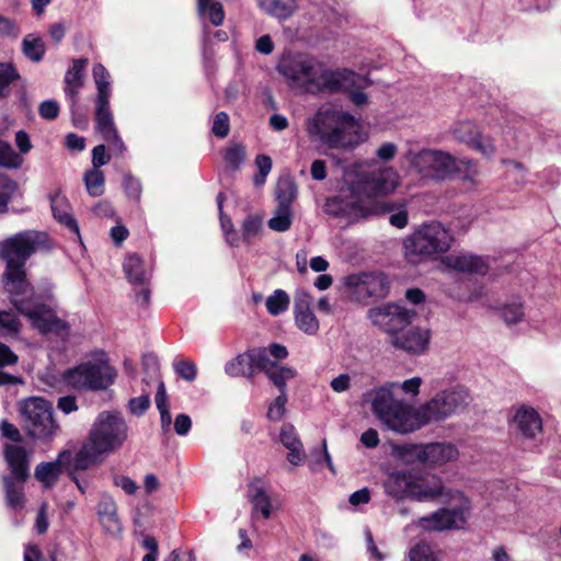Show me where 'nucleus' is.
Listing matches in <instances>:
<instances>
[{
    "mask_svg": "<svg viewBox=\"0 0 561 561\" xmlns=\"http://www.w3.org/2000/svg\"><path fill=\"white\" fill-rule=\"evenodd\" d=\"M298 190L290 180H282L276 187L277 205L291 208V203L296 199Z\"/></svg>",
    "mask_w": 561,
    "mask_h": 561,
    "instance_id": "obj_43",
    "label": "nucleus"
},
{
    "mask_svg": "<svg viewBox=\"0 0 561 561\" xmlns=\"http://www.w3.org/2000/svg\"><path fill=\"white\" fill-rule=\"evenodd\" d=\"M445 262L449 268L462 273L485 275L489 271L488 261L482 256L471 253L448 255Z\"/></svg>",
    "mask_w": 561,
    "mask_h": 561,
    "instance_id": "obj_22",
    "label": "nucleus"
},
{
    "mask_svg": "<svg viewBox=\"0 0 561 561\" xmlns=\"http://www.w3.org/2000/svg\"><path fill=\"white\" fill-rule=\"evenodd\" d=\"M334 73H339L335 87L333 89L328 88L325 93L333 94L339 92H345L348 100L356 107H364L368 104L369 98L364 92L365 89L369 88L373 82L366 77L358 75L352 70L345 68L334 69Z\"/></svg>",
    "mask_w": 561,
    "mask_h": 561,
    "instance_id": "obj_14",
    "label": "nucleus"
},
{
    "mask_svg": "<svg viewBox=\"0 0 561 561\" xmlns=\"http://www.w3.org/2000/svg\"><path fill=\"white\" fill-rule=\"evenodd\" d=\"M128 437V425L118 411H102L91 425L88 443L75 454V468L85 470L123 446Z\"/></svg>",
    "mask_w": 561,
    "mask_h": 561,
    "instance_id": "obj_4",
    "label": "nucleus"
},
{
    "mask_svg": "<svg viewBox=\"0 0 561 561\" xmlns=\"http://www.w3.org/2000/svg\"><path fill=\"white\" fill-rule=\"evenodd\" d=\"M394 385L386 382L367 391L365 401L370 402L374 414L391 431L408 434L415 431L416 409L398 398Z\"/></svg>",
    "mask_w": 561,
    "mask_h": 561,
    "instance_id": "obj_8",
    "label": "nucleus"
},
{
    "mask_svg": "<svg viewBox=\"0 0 561 561\" xmlns=\"http://www.w3.org/2000/svg\"><path fill=\"white\" fill-rule=\"evenodd\" d=\"M225 373L230 377L253 378V368L248 351L237 355L225 365Z\"/></svg>",
    "mask_w": 561,
    "mask_h": 561,
    "instance_id": "obj_31",
    "label": "nucleus"
},
{
    "mask_svg": "<svg viewBox=\"0 0 561 561\" xmlns=\"http://www.w3.org/2000/svg\"><path fill=\"white\" fill-rule=\"evenodd\" d=\"M451 490L444 486L442 479L436 474H419L412 472L410 499L416 502H431L450 494Z\"/></svg>",
    "mask_w": 561,
    "mask_h": 561,
    "instance_id": "obj_16",
    "label": "nucleus"
},
{
    "mask_svg": "<svg viewBox=\"0 0 561 561\" xmlns=\"http://www.w3.org/2000/svg\"><path fill=\"white\" fill-rule=\"evenodd\" d=\"M279 437H280V443L286 448L295 447V446H298L299 444H301V442L297 437L295 427L289 423H286L282 426Z\"/></svg>",
    "mask_w": 561,
    "mask_h": 561,
    "instance_id": "obj_58",
    "label": "nucleus"
},
{
    "mask_svg": "<svg viewBox=\"0 0 561 561\" xmlns=\"http://www.w3.org/2000/svg\"><path fill=\"white\" fill-rule=\"evenodd\" d=\"M453 135L458 141L467 144L471 149L485 157H492L496 151L494 140L490 136L481 134L478 126L471 121L457 123L453 128Z\"/></svg>",
    "mask_w": 561,
    "mask_h": 561,
    "instance_id": "obj_15",
    "label": "nucleus"
},
{
    "mask_svg": "<svg viewBox=\"0 0 561 561\" xmlns=\"http://www.w3.org/2000/svg\"><path fill=\"white\" fill-rule=\"evenodd\" d=\"M422 450H425V445L407 444L400 447L399 454L407 462L425 463V454Z\"/></svg>",
    "mask_w": 561,
    "mask_h": 561,
    "instance_id": "obj_51",
    "label": "nucleus"
},
{
    "mask_svg": "<svg viewBox=\"0 0 561 561\" xmlns=\"http://www.w3.org/2000/svg\"><path fill=\"white\" fill-rule=\"evenodd\" d=\"M197 5L199 16L204 18L207 14L213 25L218 26L222 24L225 12L219 2H213V0H197Z\"/></svg>",
    "mask_w": 561,
    "mask_h": 561,
    "instance_id": "obj_35",
    "label": "nucleus"
},
{
    "mask_svg": "<svg viewBox=\"0 0 561 561\" xmlns=\"http://www.w3.org/2000/svg\"><path fill=\"white\" fill-rule=\"evenodd\" d=\"M397 186V174L392 169L362 172L356 180L332 197L327 198L324 211L348 221L367 218L377 211L375 197L391 193Z\"/></svg>",
    "mask_w": 561,
    "mask_h": 561,
    "instance_id": "obj_2",
    "label": "nucleus"
},
{
    "mask_svg": "<svg viewBox=\"0 0 561 561\" xmlns=\"http://www.w3.org/2000/svg\"><path fill=\"white\" fill-rule=\"evenodd\" d=\"M1 187L2 192H0V214L7 210L11 196L18 188V183L11 179H5L2 182Z\"/></svg>",
    "mask_w": 561,
    "mask_h": 561,
    "instance_id": "obj_57",
    "label": "nucleus"
},
{
    "mask_svg": "<svg viewBox=\"0 0 561 561\" xmlns=\"http://www.w3.org/2000/svg\"><path fill=\"white\" fill-rule=\"evenodd\" d=\"M310 138L329 148H354L364 140L360 122L352 114L339 108H320L307 122Z\"/></svg>",
    "mask_w": 561,
    "mask_h": 561,
    "instance_id": "obj_5",
    "label": "nucleus"
},
{
    "mask_svg": "<svg viewBox=\"0 0 561 561\" xmlns=\"http://www.w3.org/2000/svg\"><path fill=\"white\" fill-rule=\"evenodd\" d=\"M47 245V234L35 230H25L0 243V257L5 262L4 288L11 302L43 334L65 335L68 325L57 318L45 305L34 299L33 288L26 279L25 263L37 250Z\"/></svg>",
    "mask_w": 561,
    "mask_h": 561,
    "instance_id": "obj_1",
    "label": "nucleus"
},
{
    "mask_svg": "<svg viewBox=\"0 0 561 561\" xmlns=\"http://www.w3.org/2000/svg\"><path fill=\"white\" fill-rule=\"evenodd\" d=\"M127 407L131 414L140 416L149 409L150 398H149V396H140V397L131 398L128 401Z\"/></svg>",
    "mask_w": 561,
    "mask_h": 561,
    "instance_id": "obj_61",
    "label": "nucleus"
},
{
    "mask_svg": "<svg viewBox=\"0 0 561 561\" xmlns=\"http://www.w3.org/2000/svg\"><path fill=\"white\" fill-rule=\"evenodd\" d=\"M287 394L279 393L273 402L270 403L266 417L272 422H278L283 419L286 411Z\"/></svg>",
    "mask_w": 561,
    "mask_h": 561,
    "instance_id": "obj_53",
    "label": "nucleus"
},
{
    "mask_svg": "<svg viewBox=\"0 0 561 561\" xmlns=\"http://www.w3.org/2000/svg\"><path fill=\"white\" fill-rule=\"evenodd\" d=\"M98 515L103 529L110 535H116L122 530L117 516L116 503L112 496L104 494L98 504Z\"/></svg>",
    "mask_w": 561,
    "mask_h": 561,
    "instance_id": "obj_24",
    "label": "nucleus"
},
{
    "mask_svg": "<svg viewBox=\"0 0 561 561\" xmlns=\"http://www.w3.org/2000/svg\"><path fill=\"white\" fill-rule=\"evenodd\" d=\"M50 207L54 218L68 228L71 232L79 236V227L70 213V206L66 197L59 193L50 197Z\"/></svg>",
    "mask_w": 561,
    "mask_h": 561,
    "instance_id": "obj_28",
    "label": "nucleus"
},
{
    "mask_svg": "<svg viewBox=\"0 0 561 561\" xmlns=\"http://www.w3.org/2000/svg\"><path fill=\"white\" fill-rule=\"evenodd\" d=\"M175 373L186 381H194L197 376V367L193 362L179 360L174 364Z\"/></svg>",
    "mask_w": 561,
    "mask_h": 561,
    "instance_id": "obj_55",
    "label": "nucleus"
},
{
    "mask_svg": "<svg viewBox=\"0 0 561 561\" xmlns=\"http://www.w3.org/2000/svg\"><path fill=\"white\" fill-rule=\"evenodd\" d=\"M103 138L108 142L111 150L116 156H122L126 151V146L117 130L113 131V134L104 136Z\"/></svg>",
    "mask_w": 561,
    "mask_h": 561,
    "instance_id": "obj_63",
    "label": "nucleus"
},
{
    "mask_svg": "<svg viewBox=\"0 0 561 561\" xmlns=\"http://www.w3.org/2000/svg\"><path fill=\"white\" fill-rule=\"evenodd\" d=\"M23 158L14 151L12 146L0 139V167L9 170L21 168Z\"/></svg>",
    "mask_w": 561,
    "mask_h": 561,
    "instance_id": "obj_44",
    "label": "nucleus"
},
{
    "mask_svg": "<svg viewBox=\"0 0 561 561\" xmlns=\"http://www.w3.org/2000/svg\"><path fill=\"white\" fill-rule=\"evenodd\" d=\"M69 466L75 468V455L70 450H62L58 454L55 461L41 462L35 468V478L46 488L53 486L61 473L62 467Z\"/></svg>",
    "mask_w": 561,
    "mask_h": 561,
    "instance_id": "obj_17",
    "label": "nucleus"
},
{
    "mask_svg": "<svg viewBox=\"0 0 561 561\" xmlns=\"http://www.w3.org/2000/svg\"><path fill=\"white\" fill-rule=\"evenodd\" d=\"M8 505L13 510H21L24 505L22 486L12 477L3 478Z\"/></svg>",
    "mask_w": 561,
    "mask_h": 561,
    "instance_id": "obj_42",
    "label": "nucleus"
},
{
    "mask_svg": "<svg viewBox=\"0 0 561 561\" xmlns=\"http://www.w3.org/2000/svg\"><path fill=\"white\" fill-rule=\"evenodd\" d=\"M248 355L250 356V360L252 363L253 374L257 369L266 375L277 364L270 358L267 350L264 347L249 350Z\"/></svg>",
    "mask_w": 561,
    "mask_h": 561,
    "instance_id": "obj_41",
    "label": "nucleus"
},
{
    "mask_svg": "<svg viewBox=\"0 0 561 561\" xmlns=\"http://www.w3.org/2000/svg\"><path fill=\"white\" fill-rule=\"evenodd\" d=\"M4 456L18 482L23 483L28 477V460L25 449L18 445H8Z\"/></svg>",
    "mask_w": 561,
    "mask_h": 561,
    "instance_id": "obj_25",
    "label": "nucleus"
},
{
    "mask_svg": "<svg viewBox=\"0 0 561 561\" xmlns=\"http://www.w3.org/2000/svg\"><path fill=\"white\" fill-rule=\"evenodd\" d=\"M407 159L421 176L432 180L445 181L461 176L463 181L474 183L479 175V170L472 160L457 159L443 150H409Z\"/></svg>",
    "mask_w": 561,
    "mask_h": 561,
    "instance_id": "obj_7",
    "label": "nucleus"
},
{
    "mask_svg": "<svg viewBox=\"0 0 561 561\" xmlns=\"http://www.w3.org/2000/svg\"><path fill=\"white\" fill-rule=\"evenodd\" d=\"M88 65L87 58L72 60V66L66 71L64 78V93L73 108L78 102L80 90L84 83V70Z\"/></svg>",
    "mask_w": 561,
    "mask_h": 561,
    "instance_id": "obj_18",
    "label": "nucleus"
},
{
    "mask_svg": "<svg viewBox=\"0 0 561 561\" xmlns=\"http://www.w3.org/2000/svg\"><path fill=\"white\" fill-rule=\"evenodd\" d=\"M291 208L277 205L274 216L268 220L267 225L271 230L277 232H285L289 230V228L291 227Z\"/></svg>",
    "mask_w": 561,
    "mask_h": 561,
    "instance_id": "obj_37",
    "label": "nucleus"
},
{
    "mask_svg": "<svg viewBox=\"0 0 561 561\" xmlns=\"http://www.w3.org/2000/svg\"><path fill=\"white\" fill-rule=\"evenodd\" d=\"M295 323L300 331L314 335L319 331V321L312 311L294 312Z\"/></svg>",
    "mask_w": 561,
    "mask_h": 561,
    "instance_id": "obj_46",
    "label": "nucleus"
},
{
    "mask_svg": "<svg viewBox=\"0 0 561 561\" xmlns=\"http://www.w3.org/2000/svg\"><path fill=\"white\" fill-rule=\"evenodd\" d=\"M127 279L135 285H146L151 276V268L136 253L129 254L123 264Z\"/></svg>",
    "mask_w": 561,
    "mask_h": 561,
    "instance_id": "obj_27",
    "label": "nucleus"
},
{
    "mask_svg": "<svg viewBox=\"0 0 561 561\" xmlns=\"http://www.w3.org/2000/svg\"><path fill=\"white\" fill-rule=\"evenodd\" d=\"M501 314L506 324L512 325L524 319V308L519 299L504 304L501 308Z\"/></svg>",
    "mask_w": 561,
    "mask_h": 561,
    "instance_id": "obj_48",
    "label": "nucleus"
},
{
    "mask_svg": "<svg viewBox=\"0 0 561 561\" xmlns=\"http://www.w3.org/2000/svg\"><path fill=\"white\" fill-rule=\"evenodd\" d=\"M312 297L305 290H298L294 297V312L311 311L310 305Z\"/></svg>",
    "mask_w": 561,
    "mask_h": 561,
    "instance_id": "obj_62",
    "label": "nucleus"
},
{
    "mask_svg": "<svg viewBox=\"0 0 561 561\" xmlns=\"http://www.w3.org/2000/svg\"><path fill=\"white\" fill-rule=\"evenodd\" d=\"M115 378V368L103 359L82 363L65 374V381L69 386L85 390H104Z\"/></svg>",
    "mask_w": 561,
    "mask_h": 561,
    "instance_id": "obj_12",
    "label": "nucleus"
},
{
    "mask_svg": "<svg viewBox=\"0 0 561 561\" xmlns=\"http://www.w3.org/2000/svg\"><path fill=\"white\" fill-rule=\"evenodd\" d=\"M453 504L451 508H440L430 516L419 518L416 525L428 530L459 529L467 522V514L470 511V501L459 491H450L445 495Z\"/></svg>",
    "mask_w": 561,
    "mask_h": 561,
    "instance_id": "obj_13",
    "label": "nucleus"
},
{
    "mask_svg": "<svg viewBox=\"0 0 561 561\" xmlns=\"http://www.w3.org/2000/svg\"><path fill=\"white\" fill-rule=\"evenodd\" d=\"M505 167V179L517 187L526 183L527 169L515 160H503Z\"/></svg>",
    "mask_w": 561,
    "mask_h": 561,
    "instance_id": "obj_39",
    "label": "nucleus"
},
{
    "mask_svg": "<svg viewBox=\"0 0 561 561\" xmlns=\"http://www.w3.org/2000/svg\"><path fill=\"white\" fill-rule=\"evenodd\" d=\"M471 401L467 389L455 387L437 393L428 402L416 409L415 431L422 426L445 420L466 410Z\"/></svg>",
    "mask_w": 561,
    "mask_h": 561,
    "instance_id": "obj_11",
    "label": "nucleus"
},
{
    "mask_svg": "<svg viewBox=\"0 0 561 561\" xmlns=\"http://www.w3.org/2000/svg\"><path fill=\"white\" fill-rule=\"evenodd\" d=\"M59 104L55 100L43 101L38 106V114L42 118L51 121L59 114Z\"/></svg>",
    "mask_w": 561,
    "mask_h": 561,
    "instance_id": "obj_60",
    "label": "nucleus"
},
{
    "mask_svg": "<svg viewBox=\"0 0 561 561\" xmlns=\"http://www.w3.org/2000/svg\"><path fill=\"white\" fill-rule=\"evenodd\" d=\"M230 130L229 116L226 112H219L215 115L211 131L219 138H225Z\"/></svg>",
    "mask_w": 561,
    "mask_h": 561,
    "instance_id": "obj_56",
    "label": "nucleus"
},
{
    "mask_svg": "<svg viewBox=\"0 0 561 561\" xmlns=\"http://www.w3.org/2000/svg\"><path fill=\"white\" fill-rule=\"evenodd\" d=\"M296 374L294 368L276 364L266 376L279 389V393H286V382L295 378Z\"/></svg>",
    "mask_w": 561,
    "mask_h": 561,
    "instance_id": "obj_36",
    "label": "nucleus"
},
{
    "mask_svg": "<svg viewBox=\"0 0 561 561\" xmlns=\"http://www.w3.org/2000/svg\"><path fill=\"white\" fill-rule=\"evenodd\" d=\"M21 322L13 311L0 310V335L15 336L20 332Z\"/></svg>",
    "mask_w": 561,
    "mask_h": 561,
    "instance_id": "obj_45",
    "label": "nucleus"
},
{
    "mask_svg": "<svg viewBox=\"0 0 561 561\" xmlns=\"http://www.w3.org/2000/svg\"><path fill=\"white\" fill-rule=\"evenodd\" d=\"M19 412L23 430L33 439L48 442L59 431V425L53 417V404L42 397H30L21 400Z\"/></svg>",
    "mask_w": 561,
    "mask_h": 561,
    "instance_id": "obj_10",
    "label": "nucleus"
},
{
    "mask_svg": "<svg viewBox=\"0 0 561 561\" xmlns=\"http://www.w3.org/2000/svg\"><path fill=\"white\" fill-rule=\"evenodd\" d=\"M454 242L449 229L439 221L420 225L403 240L404 257L412 264H419L434 255L447 252Z\"/></svg>",
    "mask_w": 561,
    "mask_h": 561,
    "instance_id": "obj_9",
    "label": "nucleus"
},
{
    "mask_svg": "<svg viewBox=\"0 0 561 561\" xmlns=\"http://www.w3.org/2000/svg\"><path fill=\"white\" fill-rule=\"evenodd\" d=\"M425 465L440 466L458 457L457 448L450 443H431L425 445Z\"/></svg>",
    "mask_w": 561,
    "mask_h": 561,
    "instance_id": "obj_26",
    "label": "nucleus"
},
{
    "mask_svg": "<svg viewBox=\"0 0 561 561\" xmlns=\"http://www.w3.org/2000/svg\"><path fill=\"white\" fill-rule=\"evenodd\" d=\"M84 185L89 195L99 197L104 193L105 179L104 174L99 169H92L84 173Z\"/></svg>",
    "mask_w": 561,
    "mask_h": 561,
    "instance_id": "obj_40",
    "label": "nucleus"
},
{
    "mask_svg": "<svg viewBox=\"0 0 561 561\" xmlns=\"http://www.w3.org/2000/svg\"><path fill=\"white\" fill-rule=\"evenodd\" d=\"M254 163L257 168V173L253 175V183L256 186H261L266 182V178L272 170L273 162L270 156L261 153L255 157Z\"/></svg>",
    "mask_w": 561,
    "mask_h": 561,
    "instance_id": "obj_49",
    "label": "nucleus"
},
{
    "mask_svg": "<svg viewBox=\"0 0 561 561\" xmlns=\"http://www.w3.org/2000/svg\"><path fill=\"white\" fill-rule=\"evenodd\" d=\"M247 153L244 146L233 144L226 149L224 160L227 167L232 171H237L243 164Z\"/></svg>",
    "mask_w": 561,
    "mask_h": 561,
    "instance_id": "obj_47",
    "label": "nucleus"
},
{
    "mask_svg": "<svg viewBox=\"0 0 561 561\" xmlns=\"http://www.w3.org/2000/svg\"><path fill=\"white\" fill-rule=\"evenodd\" d=\"M350 284L357 287L359 294L367 297L382 298L389 290V283L382 273H364L359 276H352Z\"/></svg>",
    "mask_w": 561,
    "mask_h": 561,
    "instance_id": "obj_19",
    "label": "nucleus"
},
{
    "mask_svg": "<svg viewBox=\"0 0 561 561\" xmlns=\"http://www.w3.org/2000/svg\"><path fill=\"white\" fill-rule=\"evenodd\" d=\"M409 561H442L440 552L425 541L416 542L408 552Z\"/></svg>",
    "mask_w": 561,
    "mask_h": 561,
    "instance_id": "obj_34",
    "label": "nucleus"
},
{
    "mask_svg": "<svg viewBox=\"0 0 561 561\" xmlns=\"http://www.w3.org/2000/svg\"><path fill=\"white\" fill-rule=\"evenodd\" d=\"M397 387H393L394 391L399 393L400 391L405 392L408 394L416 396L420 391V387L422 383V379L420 377H413L411 379L404 380L403 382H390Z\"/></svg>",
    "mask_w": 561,
    "mask_h": 561,
    "instance_id": "obj_59",
    "label": "nucleus"
},
{
    "mask_svg": "<svg viewBox=\"0 0 561 561\" xmlns=\"http://www.w3.org/2000/svg\"><path fill=\"white\" fill-rule=\"evenodd\" d=\"M512 423L526 438H535L542 428L540 415L534 408L527 405H520L515 410Z\"/></svg>",
    "mask_w": 561,
    "mask_h": 561,
    "instance_id": "obj_21",
    "label": "nucleus"
},
{
    "mask_svg": "<svg viewBox=\"0 0 561 561\" xmlns=\"http://www.w3.org/2000/svg\"><path fill=\"white\" fill-rule=\"evenodd\" d=\"M110 161V156L106 154L104 145L95 146L92 150V165L93 169H100Z\"/></svg>",
    "mask_w": 561,
    "mask_h": 561,
    "instance_id": "obj_64",
    "label": "nucleus"
},
{
    "mask_svg": "<svg viewBox=\"0 0 561 561\" xmlns=\"http://www.w3.org/2000/svg\"><path fill=\"white\" fill-rule=\"evenodd\" d=\"M277 71L293 87H298L310 94L325 93L333 89L339 78L334 69L309 54H288L282 57Z\"/></svg>",
    "mask_w": 561,
    "mask_h": 561,
    "instance_id": "obj_6",
    "label": "nucleus"
},
{
    "mask_svg": "<svg viewBox=\"0 0 561 561\" xmlns=\"http://www.w3.org/2000/svg\"><path fill=\"white\" fill-rule=\"evenodd\" d=\"M95 124L103 137L117 130L110 107V99L95 100Z\"/></svg>",
    "mask_w": 561,
    "mask_h": 561,
    "instance_id": "obj_30",
    "label": "nucleus"
},
{
    "mask_svg": "<svg viewBox=\"0 0 561 561\" xmlns=\"http://www.w3.org/2000/svg\"><path fill=\"white\" fill-rule=\"evenodd\" d=\"M262 228V218L257 215L248 216L242 222V240L250 243L252 238L259 234Z\"/></svg>",
    "mask_w": 561,
    "mask_h": 561,
    "instance_id": "obj_50",
    "label": "nucleus"
},
{
    "mask_svg": "<svg viewBox=\"0 0 561 561\" xmlns=\"http://www.w3.org/2000/svg\"><path fill=\"white\" fill-rule=\"evenodd\" d=\"M290 304L289 295L283 289H276L266 298L265 306L270 314L278 316L285 312Z\"/></svg>",
    "mask_w": 561,
    "mask_h": 561,
    "instance_id": "obj_38",
    "label": "nucleus"
},
{
    "mask_svg": "<svg viewBox=\"0 0 561 561\" xmlns=\"http://www.w3.org/2000/svg\"><path fill=\"white\" fill-rule=\"evenodd\" d=\"M412 472L397 470L390 472L383 481V489L387 495L400 501L410 499Z\"/></svg>",
    "mask_w": 561,
    "mask_h": 561,
    "instance_id": "obj_23",
    "label": "nucleus"
},
{
    "mask_svg": "<svg viewBox=\"0 0 561 561\" xmlns=\"http://www.w3.org/2000/svg\"><path fill=\"white\" fill-rule=\"evenodd\" d=\"M92 76L96 85L95 100L110 99L112 93L111 75L102 64H95L92 69Z\"/></svg>",
    "mask_w": 561,
    "mask_h": 561,
    "instance_id": "obj_33",
    "label": "nucleus"
},
{
    "mask_svg": "<svg viewBox=\"0 0 561 561\" xmlns=\"http://www.w3.org/2000/svg\"><path fill=\"white\" fill-rule=\"evenodd\" d=\"M46 51L43 38L36 34H27L22 41V53L33 62L43 60Z\"/></svg>",
    "mask_w": 561,
    "mask_h": 561,
    "instance_id": "obj_32",
    "label": "nucleus"
},
{
    "mask_svg": "<svg viewBox=\"0 0 561 561\" xmlns=\"http://www.w3.org/2000/svg\"><path fill=\"white\" fill-rule=\"evenodd\" d=\"M123 187L128 198L139 201L141 196V184L138 179L126 173L123 179Z\"/></svg>",
    "mask_w": 561,
    "mask_h": 561,
    "instance_id": "obj_54",
    "label": "nucleus"
},
{
    "mask_svg": "<svg viewBox=\"0 0 561 561\" xmlns=\"http://www.w3.org/2000/svg\"><path fill=\"white\" fill-rule=\"evenodd\" d=\"M247 499L252 505V514L260 513L265 519L272 515V500L267 486L260 478L253 479L247 488Z\"/></svg>",
    "mask_w": 561,
    "mask_h": 561,
    "instance_id": "obj_20",
    "label": "nucleus"
},
{
    "mask_svg": "<svg viewBox=\"0 0 561 561\" xmlns=\"http://www.w3.org/2000/svg\"><path fill=\"white\" fill-rule=\"evenodd\" d=\"M260 8L267 14L286 20L297 10V0H257Z\"/></svg>",
    "mask_w": 561,
    "mask_h": 561,
    "instance_id": "obj_29",
    "label": "nucleus"
},
{
    "mask_svg": "<svg viewBox=\"0 0 561 561\" xmlns=\"http://www.w3.org/2000/svg\"><path fill=\"white\" fill-rule=\"evenodd\" d=\"M18 78L19 73L11 64H0V98L7 95L8 87Z\"/></svg>",
    "mask_w": 561,
    "mask_h": 561,
    "instance_id": "obj_52",
    "label": "nucleus"
},
{
    "mask_svg": "<svg viewBox=\"0 0 561 561\" xmlns=\"http://www.w3.org/2000/svg\"><path fill=\"white\" fill-rule=\"evenodd\" d=\"M414 309L401 304L387 302L368 310L374 325L389 335V343L397 350L413 356L424 354L430 346L431 330L422 327H408L416 317Z\"/></svg>",
    "mask_w": 561,
    "mask_h": 561,
    "instance_id": "obj_3",
    "label": "nucleus"
}]
</instances>
